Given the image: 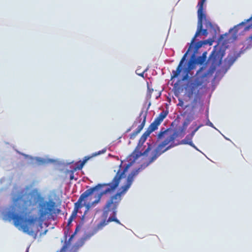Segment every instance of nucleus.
I'll use <instances>...</instances> for the list:
<instances>
[{"mask_svg": "<svg viewBox=\"0 0 252 252\" xmlns=\"http://www.w3.org/2000/svg\"><path fill=\"white\" fill-rule=\"evenodd\" d=\"M31 194L24 189L13 191L12 197V210L8 211L3 215V219L6 220H13L14 224L24 233L32 236L35 239L38 233V226L36 224L37 220L43 222L47 217L54 213L55 202L53 201H44L39 204L38 218L32 217L25 218L15 214L17 212L21 214H27L28 208L32 204L31 198Z\"/></svg>", "mask_w": 252, "mask_h": 252, "instance_id": "obj_1", "label": "nucleus"}, {"mask_svg": "<svg viewBox=\"0 0 252 252\" xmlns=\"http://www.w3.org/2000/svg\"><path fill=\"white\" fill-rule=\"evenodd\" d=\"M121 167L122 164L120 165V169L110 183L98 184L95 187L87 189L81 194L77 201L74 204V210L68 220V225H69V224L72 222V220L76 217L79 209L83 207V201L86 198L91 195L95 190H99L100 191L96 197V199L93 202L92 205L98 203L103 195L111 194L115 191L116 189L119 186L121 180L124 178L125 173L128 169V165H127L123 170H121Z\"/></svg>", "mask_w": 252, "mask_h": 252, "instance_id": "obj_2", "label": "nucleus"}, {"mask_svg": "<svg viewBox=\"0 0 252 252\" xmlns=\"http://www.w3.org/2000/svg\"><path fill=\"white\" fill-rule=\"evenodd\" d=\"M223 56L224 53L221 50H214L212 52L207 61L210 64L207 72L202 74L200 70L198 71L194 79L189 81L186 85L185 91L189 98L199 94L201 86L206 83L207 77L212 76L217 67L221 64Z\"/></svg>", "mask_w": 252, "mask_h": 252, "instance_id": "obj_3", "label": "nucleus"}, {"mask_svg": "<svg viewBox=\"0 0 252 252\" xmlns=\"http://www.w3.org/2000/svg\"><path fill=\"white\" fill-rule=\"evenodd\" d=\"M206 0H201L198 3V9L197 10L198 22L197 31L191 40L190 44L187 52L183 56L176 69L172 70L171 74L172 79L177 77L181 73L182 70V65L188 53L191 50L192 44L194 42L196 38L199 34L207 36L208 32H210L212 34H215L216 33V26L213 25L209 20L206 19V14L203 11V5Z\"/></svg>", "mask_w": 252, "mask_h": 252, "instance_id": "obj_4", "label": "nucleus"}, {"mask_svg": "<svg viewBox=\"0 0 252 252\" xmlns=\"http://www.w3.org/2000/svg\"><path fill=\"white\" fill-rule=\"evenodd\" d=\"M169 128H162L157 135L158 140H161L165 138L164 140L160 144L155 150L154 154L150 159V162H152L156 160L161 154L170 149L177 144H173L174 140L178 137V133L174 132L172 134H169Z\"/></svg>", "mask_w": 252, "mask_h": 252, "instance_id": "obj_5", "label": "nucleus"}, {"mask_svg": "<svg viewBox=\"0 0 252 252\" xmlns=\"http://www.w3.org/2000/svg\"><path fill=\"white\" fill-rule=\"evenodd\" d=\"M119 204L111 198H109L103 207L102 217L103 220L99 222L94 229V233L102 229L109 222L114 221L121 224L116 217L117 208Z\"/></svg>", "mask_w": 252, "mask_h": 252, "instance_id": "obj_6", "label": "nucleus"}, {"mask_svg": "<svg viewBox=\"0 0 252 252\" xmlns=\"http://www.w3.org/2000/svg\"><path fill=\"white\" fill-rule=\"evenodd\" d=\"M138 170L133 171L131 172L127 177L126 184L122 186L118 191L114 195L111 196L109 198L120 204L122 200V196L126 193L127 189L129 188L133 181L134 177L138 174Z\"/></svg>", "mask_w": 252, "mask_h": 252, "instance_id": "obj_7", "label": "nucleus"}, {"mask_svg": "<svg viewBox=\"0 0 252 252\" xmlns=\"http://www.w3.org/2000/svg\"><path fill=\"white\" fill-rule=\"evenodd\" d=\"M146 117L147 112H144L143 111L140 112L139 116L137 118L136 121L134 122L132 126H133L137 123H140V124L138 126L136 129L130 134L129 137L130 139H134L136 136L142 130L146 123Z\"/></svg>", "mask_w": 252, "mask_h": 252, "instance_id": "obj_8", "label": "nucleus"}, {"mask_svg": "<svg viewBox=\"0 0 252 252\" xmlns=\"http://www.w3.org/2000/svg\"><path fill=\"white\" fill-rule=\"evenodd\" d=\"M150 134L147 131H145L141 136L139 140L138 145L137 146L135 149V151H137L138 153V154H137L136 156V158H138L141 156L146 155L148 154V153L151 150V145L150 144H148V147L143 152L140 151L143 144L145 142L147 137Z\"/></svg>", "mask_w": 252, "mask_h": 252, "instance_id": "obj_9", "label": "nucleus"}, {"mask_svg": "<svg viewBox=\"0 0 252 252\" xmlns=\"http://www.w3.org/2000/svg\"><path fill=\"white\" fill-rule=\"evenodd\" d=\"M250 29H252V16L249 19L234 26L232 30L234 31V34H237L241 29L242 32H243L248 31Z\"/></svg>", "mask_w": 252, "mask_h": 252, "instance_id": "obj_10", "label": "nucleus"}, {"mask_svg": "<svg viewBox=\"0 0 252 252\" xmlns=\"http://www.w3.org/2000/svg\"><path fill=\"white\" fill-rule=\"evenodd\" d=\"M195 59H191L188 62V68L185 69V71L186 72V74L182 77V80L184 81L187 80L189 77L188 73L191 70L193 69L195 67L196 64Z\"/></svg>", "mask_w": 252, "mask_h": 252, "instance_id": "obj_11", "label": "nucleus"}, {"mask_svg": "<svg viewBox=\"0 0 252 252\" xmlns=\"http://www.w3.org/2000/svg\"><path fill=\"white\" fill-rule=\"evenodd\" d=\"M160 124L159 123L154 120V122L150 124L146 131L150 134L152 132L158 129V126Z\"/></svg>", "mask_w": 252, "mask_h": 252, "instance_id": "obj_12", "label": "nucleus"}, {"mask_svg": "<svg viewBox=\"0 0 252 252\" xmlns=\"http://www.w3.org/2000/svg\"><path fill=\"white\" fill-rule=\"evenodd\" d=\"M192 137L188 134L186 136L184 139L182 140L181 143L183 144H188L194 148H196L192 141Z\"/></svg>", "mask_w": 252, "mask_h": 252, "instance_id": "obj_13", "label": "nucleus"}, {"mask_svg": "<svg viewBox=\"0 0 252 252\" xmlns=\"http://www.w3.org/2000/svg\"><path fill=\"white\" fill-rule=\"evenodd\" d=\"M168 113L166 111H163L158 115V116L155 118V120L161 124L163 120L167 116Z\"/></svg>", "mask_w": 252, "mask_h": 252, "instance_id": "obj_14", "label": "nucleus"}, {"mask_svg": "<svg viewBox=\"0 0 252 252\" xmlns=\"http://www.w3.org/2000/svg\"><path fill=\"white\" fill-rule=\"evenodd\" d=\"M90 157H85L83 159V161H80L79 162H77V168L78 169V170H81L84 165L85 164V163L87 162V161L90 159Z\"/></svg>", "mask_w": 252, "mask_h": 252, "instance_id": "obj_15", "label": "nucleus"}, {"mask_svg": "<svg viewBox=\"0 0 252 252\" xmlns=\"http://www.w3.org/2000/svg\"><path fill=\"white\" fill-rule=\"evenodd\" d=\"M90 157H85L83 159V161H80L79 162H77V168L78 169V170H81L84 165L85 164V163L87 162V161L90 159Z\"/></svg>", "mask_w": 252, "mask_h": 252, "instance_id": "obj_16", "label": "nucleus"}, {"mask_svg": "<svg viewBox=\"0 0 252 252\" xmlns=\"http://www.w3.org/2000/svg\"><path fill=\"white\" fill-rule=\"evenodd\" d=\"M206 60L204 59V57H201V56L197 58L196 60H195L196 63L199 64H202L204 63Z\"/></svg>", "mask_w": 252, "mask_h": 252, "instance_id": "obj_17", "label": "nucleus"}, {"mask_svg": "<svg viewBox=\"0 0 252 252\" xmlns=\"http://www.w3.org/2000/svg\"><path fill=\"white\" fill-rule=\"evenodd\" d=\"M203 44V42L201 41L197 42L195 45V50L197 51L198 49L201 48Z\"/></svg>", "mask_w": 252, "mask_h": 252, "instance_id": "obj_18", "label": "nucleus"}, {"mask_svg": "<svg viewBox=\"0 0 252 252\" xmlns=\"http://www.w3.org/2000/svg\"><path fill=\"white\" fill-rule=\"evenodd\" d=\"M197 101L196 98H194L191 103L192 109H195L196 107Z\"/></svg>", "mask_w": 252, "mask_h": 252, "instance_id": "obj_19", "label": "nucleus"}, {"mask_svg": "<svg viewBox=\"0 0 252 252\" xmlns=\"http://www.w3.org/2000/svg\"><path fill=\"white\" fill-rule=\"evenodd\" d=\"M105 152H106V149H103L101 151H99L97 153H95L93 154V156H96L97 155H99L101 154H103V153H105Z\"/></svg>", "mask_w": 252, "mask_h": 252, "instance_id": "obj_20", "label": "nucleus"}, {"mask_svg": "<svg viewBox=\"0 0 252 252\" xmlns=\"http://www.w3.org/2000/svg\"><path fill=\"white\" fill-rule=\"evenodd\" d=\"M249 45H252V34L247 39Z\"/></svg>", "mask_w": 252, "mask_h": 252, "instance_id": "obj_21", "label": "nucleus"}, {"mask_svg": "<svg viewBox=\"0 0 252 252\" xmlns=\"http://www.w3.org/2000/svg\"><path fill=\"white\" fill-rule=\"evenodd\" d=\"M178 106H180L182 107H184V103L182 99H179V102L177 104Z\"/></svg>", "mask_w": 252, "mask_h": 252, "instance_id": "obj_22", "label": "nucleus"}, {"mask_svg": "<svg viewBox=\"0 0 252 252\" xmlns=\"http://www.w3.org/2000/svg\"><path fill=\"white\" fill-rule=\"evenodd\" d=\"M138 70L137 69L136 70V73L139 76H141V77H144V74L145 73V72L146 71V70H144L141 73H139L138 72Z\"/></svg>", "mask_w": 252, "mask_h": 252, "instance_id": "obj_23", "label": "nucleus"}, {"mask_svg": "<svg viewBox=\"0 0 252 252\" xmlns=\"http://www.w3.org/2000/svg\"><path fill=\"white\" fill-rule=\"evenodd\" d=\"M206 125L209 126L211 127H214V125L212 123H211L209 120H208L207 122L206 123Z\"/></svg>", "mask_w": 252, "mask_h": 252, "instance_id": "obj_24", "label": "nucleus"}, {"mask_svg": "<svg viewBox=\"0 0 252 252\" xmlns=\"http://www.w3.org/2000/svg\"><path fill=\"white\" fill-rule=\"evenodd\" d=\"M73 179H74V172L73 171H71V174L70 175V179L71 180H73Z\"/></svg>", "mask_w": 252, "mask_h": 252, "instance_id": "obj_25", "label": "nucleus"}, {"mask_svg": "<svg viewBox=\"0 0 252 252\" xmlns=\"http://www.w3.org/2000/svg\"><path fill=\"white\" fill-rule=\"evenodd\" d=\"M206 55H207V53L206 52H204V53H203L202 54V55L201 57H204V59L206 60V58H207Z\"/></svg>", "mask_w": 252, "mask_h": 252, "instance_id": "obj_26", "label": "nucleus"}, {"mask_svg": "<svg viewBox=\"0 0 252 252\" xmlns=\"http://www.w3.org/2000/svg\"><path fill=\"white\" fill-rule=\"evenodd\" d=\"M203 126L202 125H200L198 126L194 130L196 132L201 127Z\"/></svg>", "mask_w": 252, "mask_h": 252, "instance_id": "obj_27", "label": "nucleus"}, {"mask_svg": "<svg viewBox=\"0 0 252 252\" xmlns=\"http://www.w3.org/2000/svg\"><path fill=\"white\" fill-rule=\"evenodd\" d=\"M195 132H195L194 130H193V131H192L191 132V133L190 134H189V135L193 138V137L194 136V134H195Z\"/></svg>", "mask_w": 252, "mask_h": 252, "instance_id": "obj_28", "label": "nucleus"}, {"mask_svg": "<svg viewBox=\"0 0 252 252\" xmlns=\"http://www.w3.org/2000/svg\"><path fill=\"white\" fill-rule=\"evenodd\" d=\"M86 207L88 208V209H89V208L90 207V205L89 204H87V205H86Z\"/></svg>", "mask_w": 252, "mask_h": 252, "instance_id": "obj_29", "label": "nucleus"}, {"mask_svg": "<svg viewBox=\"0 0 252 252\" xmlns=\"http://www.w3.org/2000/svg\"><path fill=\"white\" fill-rule=\"evenodd\" d=\"M188 125V123H184V126H187Z\"/></svg>", "mask_w": 252, "mask_h": 252, "instance_id": "obj_30", "label": "nucleus"}, {"mask_svg": "<svg viewBox=\"0 0 252 252\" xmlns=\"http://www.w3.org/2000/svg\"><path fill=\"white\" fill-rule=\"evenodd\" d=\"M130 130V128H129L127 130V132L129 131Z\"/></svg>", "mask_w": 252, "mask_h": 252, "instance_id": "obj_31", "label": "nucleus"}, {"mask_svg": "<svg viewBox=\"0 0 252 252\" xmlns=\"http://www.w3.org/2000/svg\"><path fill=\"white\" fill-rule=\"evenodd\" d=\"M73 236V235H72L71 237H70V239Z\"/></svg>", "mask_w": 252, "mask_h": 252, "instance_id": "obj_32", "label": "nucleus"}]
</instances>
